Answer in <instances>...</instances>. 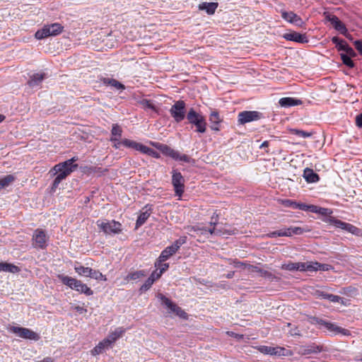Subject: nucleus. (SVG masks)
I'll return each mask as SVG.
<instances>
[{"label":"nucleus","mask_w":362,"mask_h":362,"mask_svg":"<svg viewBox=\"0 0 362 362\" xmlns=\"http://www.w3.org/2000/svg\"><path fill=\"white\" fill-rule=\"evenodd\" d=\"M211 225H214L212 228H207L206 227H200L199 226H187V229L189 235L192 237L204 236L209 238V235H235L238 230L230 226H218L215 222H211Z\"/></svg>","instance_id":"nucleus-1"},{"label":"nucleus","mask_w":362,"mask_h":362,"mask_svg":"<svg viewBox=\"0 0 362 362\" xmlns=\"http://www.w3.org/2000/svg\"><path fill=\"white\" fill-rule=\"evenodd\" d=\"M77 168L78 165H64V162L55 165L53 168V170L55 171L54 174H57V175L53 181L51 190L52 192H55L56 189L59 187L60 182L63 180L66 179V177L69 176L72 172L76 170Z\"/></svg>","instance_id":"nucleus-2"},{"label":"nucleus","mask_w":362,"mask_h":362,"mask_svg":"<svg viewBox=\"0 0 362 362\" xmlns=\"http://www.w3.org/2000/svg\"><path fill=\"white\" fill-rule=\"evenodd\" d=\"M58 279L63 284L68 286L71 289L85 293L86 296H91L93 293V291L80 280L63 274L58 275Z\"/></svg>","instance_id":"nucleus-3"},{"label":"nucleus","mask_w":362,"mask_h":362,"mask_svg":"<svg viewBox=\"0 0 362 362\" xmlns=\"http://www.w3.org/2000/svg\"><path fill=\"white\" fill-rule=\"evenodd\" d=\"M64 27L58 23L45 25L42 29L38 30L35 37L37 40H42L49 36H56L63 31Z\"/></svg>","instance_id":"nucleus-4"},{"label":"nucleus","mask_w":362,"mask_h":362,"mask_svg":"<svg viewBox=\"0 0 362 362\" xmlns=\"http://www.w3.org/2000/svg\"><path fill=\"white\" fill-rule=\"evenodd\" d=\"M96 224L98 228L106 235H115L122 232V224L116 221L98 220Z\"/></svg>","instance_id":"nucleus-5"},{"label":"nucleus","mask_w":362,"mask_h":362,"mask_svg":"<svg viewBox=\"0 0 362 362\" xmlns=\"http://www.w3.org/2000/svg\"><path fill=\"white\" fill-rule=\"evenodd\" d=\"M160 151L163 154L168 156L175 160L183 161L185 163H191L193 160L187 155L181 154L179 151H175L167 145H161Z\"/></svg>","instance_id":"nucleus-6"},{"label":"nucleus","mask_w":362,"mask_h":362,"mask_svg":"<svg viewBox=\"0 0 362 362\" xmlns=\"http://www.w3.org/2000/svg\"><path fill=\"white\" fill-rule=\"evenodd\" d=\"M10 331L23 339L38 341L40 338L37 333L25 327L13 326Z\"/></svg>","instance_id":"nucleus-7"},{"label":"nucleus","mask_w":362,"mask_h":362,"mask_svg":"<svg viewBox=\"0 0 362 362\" xmlns=\"http://www.w3.org/2000/svg\"><path fill=\"white\" fill-rule=\"evenodd\" d=\"M172 185L174 187L175 195L181 197L185 189V178L180 172L175 170L172 171Z\"/></svg>","instance_id":"nucleus-8"},{"label":"nucleus","mask_w":362,"mask_h":362,"mask_svg":"<svg viewBox=\"0 0 362 362\" xmlns=\"http://www.w3.org/2000/svg\"><path fill=\"white\" fill-rule=\"evenodd\" d=\"M48 238L44 230L37 228L33 235V245L35 248L45 249L47 247V241Z\"/></svg>","instance_id":"nucleus-9"},{"label":"nucleus","mask_w":362,"mask_h":362,"mask_svg":"<svg viewBox=\"0 0 362 362\" xmlns=\"http://www.w3.org/2000/svg\"><path fill=\"white\" fill-rule=\"evenodd\" d=\"M158 297L161 300L162 303L170 310V311L175 313L182 319L187 318V314L180 307L173 303L169 298H166L163 294L160 293Z\"/></svg>","instance_id":"nucleus-10"},{"label":"nucleus","mask_w":362,"mask_h":362,"mask_svg":"<svg viewBox=\"0 0 362 362\" xmlns=\"http://www.w3.org/2000/svg\"><path fill=\"white\" fill-rule=\"evenodd\" d=\"M323 351H325L323 346L317 345L315 343L301 345L297 348V353L300 355L315 354Z\"/></svg>","instance_id":"nucleus-11"},{"label":"nucleus","mask_w":362,"mask_h":362,"mask_svg":"<svg viewBox=\"0 0 362 362\" xmlns=\"http://www.w3.org/2000/svg\"><path fill=\"white\" fill-rule=\"evenodd\" d=\"M189 123L194 124L197 127V132L204 133L206 131V123L203 118L202 115H187Z\"/></svg>","instance_id":"nucleus-12"},{"label":"nucleus","mask_w":362,"mask_h":362,"mask_svg":"<svg viewBox=\"0 0 362 362\" xmlns=\"http://www.w3.org/2000/svg\"><path fill=\"white\" fill-rule=\"evenodd\" d=\"M138 104L145 111L152 110L158 112L163 110L158 107V103L153 100L141 98L138 101Z\"/></svg>","instance_id":"nucleus-13"},{"label":"nucleus","mask_w":362,"mask_h":362,"mask_svg":"<svg viewBox=\"0 0 362 362\" xmlns=\"http://www.w3.org/2000/svg\"><path fill=\"white\" fill-rule=\"evenodd\" d=\"M317 322L322 325H324L329 331L334 332V334H341L344 336L350 335V332L348 329L341 328L329 322H326L323 320H320Z\"/></svg>","instance_id":"nucleus-14"},{"label":"nucleus","mask_w":362,"mask_h":362,"mask_svg":"<svg viewBox=\"0 0 362 362\" xmlns=\"http://www.w3.org/2000/svg\"><path fill=\"white\" fill-rule=\"evenodd\" d=\"M47 77V74L45 72L35 73L30 76L28 83L31 88L40 87L43 80Z\"/></svg>","instance_id":"nucleus-15"},{"label":"nucleus","mask_w":362,"mask_h":362,"mask_svg":"<svg viewBox=\"0 0 362 362\" xmlns=\"http://www.w3.org/2000/svg\"><path fill=\"white\" fill-rule=\"evenodd\" d=\"M126 332V329L122 327H117L114 331L109 333L108 336L105 338L110 344L113 346L117 339L121 338Z\"/></svg>","instance_id":"nucleus-16"},{"label":"nucleus","mask_w":362,"mask_h":362,"mask_svg":"<svg viewBox=\"0 0 362 362\" xmlns=\"http://www.w3.org/2000/svg\"><path fill=\"white\" fill-rule=\"evenodd\" d=\"M315 296L318 298L327 299L328 300L333 303H340L344 304V298L336 295L330 294L323 291L317 290L315 291Z\"/></svg>","instance_id":"nucleus-17"},{"label":"nucleus","mask_w":362,"mask_h":362,"mask_svg":"<svg viewBox=\"0 0 362 362\" xmlns=\"http://www.w3.org/2000/svg\"><path fill=\"white\" fill-rule=\"evenodd\" d=\"M281 107L288 108L293 106L300 105L303 101L300 99L291 97L282 98L279 100Z\"/></svg>","instance_id":"nucleus-18"},{"label":"nucleus","mask_w":362,"mask_h":362,"mask_svg":"<svg viewBox=\"0 0 362 362\" xmlns=\"http://www.w3.org/2000/svg\"><path fill=\"white\" fill-rule=\"evenodd\" d=\"M304 230L300 227L291 226L287 228H282L278 230L279 237H291L293 234L300 235Z\"/></svg>","instance_id":"nucleus-19"},{"label":"nucleus","mask_w":362,"mask_h":362,"mask_svg":"<svg viewBox=\"0 0 362 362\" xmlns=\"http://www.w3.org/2000/svg\"><path fill=\"white\" fill-rule=\"evenodd\" d=\"M112 346H112L106 339H104L91 350V354L93 356L100 354L103 353L106 349L112 348Z\"/></svg>","instance_id":"nucleus-20"},{"label":"nucleus","mask_w":362,"mask_h":362,"mask_svg":"<svg viewBox=\"0 0 362 362\" xmlns=\"http://www.w3.org/2000/svg\"><path fill=\"white\" fill-rule=\"evenodd\" d=\"M284 37L287 40L294 41L296 42L305 43L308 42V40L305 35L300 34L297 32L287 33L284 35Z\"/></svg>","instance_id":"nucleus-21"},{"label":"nucleus","mask_w":362,"mask_h":362,"mask_svg":"<svg viewBox=\"0 0 362 362\" xmlns=\"http://www.w3.org/2000/svg\"><path fill=\"white\" fill-rule=\"evenodd\" d=\"M218 3L216 2H203L199 4V9L201 11H205L207 14L212 15L215 13L218 8Z\"/></svg>","instance_id":"nucleus-22"},{"label":"nucleus","mask_w":362,"mask_h":362,"mask_svg":"<svg viewBox=\"0 0 362 362\" xmlns=\"http://www.w3.org/2000/svg\"><path fill=\"white\" fill-rule=\"evenodd\" d=\"M303 177L308 182L310 183L317 182L320 179L319 175L309 168L304 170Z\"/></svg>","instance_id":"nucleus-23"},{"label":"nucleus","mask_w":362,"mask_h":362,"mask_svg":"<svg viewBox=\"0 0 362 362\" xmlns=\"http://www.w3.org/2000/svg\"><path fill=\"white\" fill-rule=\"evenodd\" d=\"M143 209H145V211H142L138 216L136 222V228H139L144 224L151 214V209H147V206H146Z\"/></svg>","instance_id":"nucleus-24"},{"label":"nucleus","mask_w":362,"mask_h":362,"mask_svg":"<svg viewBox=\"0 0 362 362\" xmlns=\"http://www.w3.org/2000/svg\"><path fill=\"white\" fill-rule=\"evenodd\" d=\"M0 271L15 274L18 273L20 269L11 263L0 262Z\"/></svg>","instance_id":"nucleus-25"},{"label":"nucleus","mask_w":362,"mask_h":362,"mask_svg":"<svg viewBox=\"0 0 362 362\" xmlns=\"http://www.w3.org/2000/svg\"><path fill=\"white\" fill-rule=\"evenodd\" d=\"M103 83L105 85L114 87L117 90H123L125 89L124 85H123L122 83L119 82L118 81H117L116 79H114V78H104L103 79Z\"/></svg>","instance_id":"nucleus-26"},{"label":"nucleus","mask_w":362,"mask_h":362,"mask_svg":"<svg viewBox=\"0 0 362 362\" xmlns=\"http://www.w3.org/2000/svg\"><path fill=\"white\" fill-rule=\"evenodd\" d=\"M176 252L170 247H167L165 250H163L158 257V261L160 263L163 262L168 259L171 256H173Z\"/></svg>","instance_id":"nucleus-27"},{"label":"nucleus","mask_w":362,"mask_h":362,"mask_svg":"<svg viewBox=\"0 0 362 362\" xmlns=\"http://www.w3.org/2000/svg\"><path fill=\"white\" fill-rule=\"evenodd\" d=\"M185 103L183 100H177L171 106L170 113H185Z\"/></svg>","instance_id":"nucleus-28"},{"label":"nucleus","mask_w":362,"mask_h":362,"mask_svg":"<svg viewBox=\"0 0 362 362\" xmlns=\"http://www.w3.org/2000/svg\"><path fill=\"white\" fill-rule=\"evenodd\" d=\"M122 145L128 147L134 148L136 151H139L141 152L142 148L144 147V145L139 143H137L134 141L129 140L128 139H124L122 140Z\"/></svg>","instance_id":"nucleus-29"},{"label":"nucleus","mask_w":362,"mask_h":362,"mask_svg":"<svg viewBox=\"0 0 362 362\" xmlns=\"http://www.w3.org/2000/svg\"><path fill=\"white\" fill-rule=\"evenodd\" d=\"M332 42L333 44L336 45V47L339 51L346 52V47L349 45L346 43L344 40L340 39L339 37L335 36L332 38Z\"/></svg>","instance_id":"nucleus-30"},{"label":"nucleus","mask_w":362,"mask_h":362,"mask_svg":"<svg viewBox=\"0 0 362 362\" xmlns=\"http://www.w3.org/2000/svg\"><path fill=\"white\" fill-rule=\"evenodd\" d=\"M220 115H210L209 122L211 123V128L214 131L219 130L218 124L222 121Z\"/></svg>","instance_id":"nucleus-31"},{"label":"nucleus","mask_w":362,"mask_h":362,"mask_svg":"<svg viewBox=\"0 0 362 362\" xmlns=\"http://www.w3.org/2000/svg\"><path fill=\"white\" fill-rule=\"evenodd\" d=\"M238 122L240 124L259 119V115H238Z\"/></svg>","instance_id":"nucleus-32"},{"label":"nucleus","mask_w":362,"mask_h":362,"mask_svg":"<svg viewBox=\"0 0 362 362\" xmlns=\"http://www.w3.org/2000/svg\"><path fill=\"white\" fill-rule=\"evenodd\" d=\"M274 351H273L274 356H292L291 351L286 349L284 347L276 346L274 347Z\"/></svg>","instance_id":"nucleus-33"},{"label":"nucleus","mask_w":362,"mask_h":362,"mask_svg":"<svg viewBox=\"0 0 362 362\" xmlns=\"http://www.w3.org/2000/svg\"><path fill=\"white\" fill-rule=\"evenodd\" d=\"M281 14L282 18L290 23H293L294 21V19L296 18H297V16H298V15L293 11L288 12L286 11H282L281 12Z\"/></svg>","instance_id":"nucleus-34"},{"label":"nucleus","mask_w":362,"mask_h":362,"mask_svg":"<svg viewBox=\"0 0 362 362\" xmlns=\"http://www.w3.org/2000/svg\"><path fill=\"white\" fill-rule=\"evenodd\" d=\"M15 180V177L12 175H8L0 179V189L8 187Z\"/></svg>","instance_id":"nucleus-35"},{"label":"nucleus","mask_w":362,"mask_h":362,"mask_svg":"<svg viewBox=\"0 0 362 362\" xmlns=\"http://www.w3.org/2000/svg\"><path fill=\"white\" fill-rule=\"evenodd\" d=\"M327 222L330 224L335 226L337 228H341L345 230V228L346 227L348 223L343 222L340 220L335 218L334 217H330L328 218Z\"/></svg>","instance_id":"nucleus-36"},{"label":"nucleus","mask_w":362,"mask_h":362,"mask_svg":"<svg viewBox=\"0 0 362 362\" xmlns=\"http://www.w3.org/2000/svg\"><path fill=\"white\" fill-rule=\"evenodd\" d=\"M158 279V278L153 277V276H149L148 278V279L144 282V284L141 286L140 291L141 292H144V291H146L147 290H148L153 285V282Z\"/></svg>","instance_id":"nucleus-37"},{"label":"nucleus","mask_w":362,"mask_h":362,"mask_svg":"<svg viewBox=\"0 0 362 362\" xmlns=\"http://www.w3.org/2000/svg\"><path fill=\"white\" fill-rule=\"evenodd\" d=\"M146 276V272L143 270L136 271L134 272L129 273L127 277V280H136L141 277Z\"/></svg>","instance_id":"nucleus-38"},{"label":"nucleus","mask_w":362,"mask_h":362,"mask_svg":"<svg viewBox=\"0 0 362 362\" xmlns=\"http://www.w3.org/2000/svg\"><path fill=\"white\" fill-rule=\"evenodd\" d=\"M155 267H158L160 269V271L158 272V273L156 275V278L159 279L161 276V275L163 274V273L165 272L168 269L169 264L163 263V262L160 263L158 259L155 263Z\"/></svg>","instance_id":"nucleus-39"},{"label":"nucleus","mask_w":362,"mask_h":362,"mask_svg":"<svg viewBox=\"0 0 362 362\" xmlns=\"http://www.w3.org/2000/svg\"><path fill=\"white\" fill-rule=\"evenodd\" d=\"M75 271L81 276H89L91 268L83 266L75 267Z\"/></svg>","instance_id":"nucleus-40"},{"label":"nucleus","mask_w":362,"mask_h":362,"mask_svg":"<svg viewBox=\"0 0 362 362\" xmlns=\"http://www.w3.org/2000/svg\"><path fill=\"white\" fill-rule=\"evenodd\" d=\"M141 153H146V154L151 156L153 158H160V154L158 152H157L154 149L147 147L144 145V147L142 148Z\"/></svg>","instance_id":"nucleus-41"},{"label":"nucleus","mask_w":362,"mask_h":362,"mask_svg":"<svg viewBox=\"0 0 362 362\" xmlns=\"http://www.w3.org/2000/svg\"><path fill=\"white\" fill-rule=\"evenodd\" d=\"M187 238L185 236L180 237L176 240L170 247L177 252L180 247L186 243Z\"/></svg>","instance_id":"nucleus-42"},{"label":"nucleus","mask_w":362,"mask_h":362,"mask_svg":"<svg viewBox=\"0 0 362 362\" xmlns=\"http://www.w3.org/2000/svg\"><path fill=\"white\" fill-rule=\"evenodd\" d=\"M340 57L344 64H345L349 68H353L354 66V62H353L351 58L349 57V56L346 55L344 53H341L340 54Z\"/></svg>","instance_id":"nucleus-43"},{"label":"nucleus","mask_w":362,"mask_h":362,"mask_svg":"<svg viewBox=\"0 0 362 362\" xmlns=\"http://www.w3.org/2000/svg\"><path fill=\"white\" fill-rule=\"evenodd\" d=\"M112 137L120 138L122 134V129L117 124H114L111 130Z\"/></svg>","instance_id":"nucleus-44"},{"label":"nucleus","mask_w":362,"mask_h":362,"mask_svg":"<svg viewBox=\"0 0 362 362\" xmlns=\"http://www.w3.org/2000/svg\"><path fill=\"white\" fill-rule=\"evenodd\" d=\"M88 277H90L92 279H96V280H104L106 281V278L105 276L97 270H93L91 269V271L90 272V275Z\"/></svg>","instance_id":"nucleus-45"},{"label":"nucleus","mask_w":362,"mask_h":362,"mask_svg":"<svg viewBox=\"0 0 362 362\" xmlns=\"http://www.w3.org/2000/svg\"><path fill=\"white\" fill-rule=\"evenodd\" d=\"M298 262H289L286 264H284L281 267L283 269L288 271H298Z\"/></svg>","instance_id":"nucleus-46"},{"label":"nucleus","mask_w":362,"mask_h":362,"mask_svg":"<svg viewBox=\"0 0 362 362\" xmlns=\"http://www.w3.org/2000/svg\"><path fill=\"white\" fill-rule=\"evenodd\" d=\"M325 18L326 19L331 23V24L333 25V27L334 28L337 24L340 21V20L339 19V18L334 15H331L329 13H325Z\"/></svg>","instance_id":"nucleus-47"},{"label":"nucleus","mask_w":362,"mask_h":362,"mask_svg":"<svg viewBox=\"0 0 362 362\" xmlns=\"http://www.w3.org/2000/svg\"><path fill=\"white\" fill-rule=\"evenodd\" d=\"M291 132L292 134H296V135L303 137V138L310 137L313 134L311 132H305L303 130H299V129H291Z\"/></svg>","instance_id":"nucleus-48"},{"label":"nucleus","mask_w":362,"mask_h":362,"mask_svg":"<svg viewBox=\"0 0 362 362\" xmlns=\"http://www.w3.org/2000/svg\"><path fill=\"white\" fill-rule=\"evenodd\" d=\"M334 29L339 31L341 34L344 35L345 37H348L347 35V28L345 25L340 21L338 24L334 27Z\"/></svg>","instance_id":"nucleus-49"},{"label":"nucleus","mask_w":362,"mask_h":362,"mask_svg":"<svg viewBox=\"0 0 362 362\" xmlns=\"http://www.w3.org/2000/svg\"><path fill=\"white\" fill-rule=\"evenodd\" d=\"M345 230L356 235H359L361 233V230L359 228L350 223L347 224L346 227L345 228Z\"/></svg>","instance_id":"nucleus-50"},{"label":"nucleus","mask_w":362,"mask_h":362,"mask_svg":"<svg viewBox=\"0 0 362 362\" xmlns=\"http://www.w3.org/2000/svg\"><path fill=\"white\" fill-rule=\"evenodd\" d=\"M316 266V272L317 271H329L330 270L332 267L327 264H321L320 262H317V264H315Z\"/></svg>","instance_id":"nucleus-51"},{"label":"nucleus","mask_w":362,"mask_h":362,"mask_svg":"<svg viewBox=\"0 0 362 362\" xmlns=\"http://www.w3.org/2000/svg\"><path fill=\"white\" fill-rule=\"evenodd\" d=\"M317 214L322 215V216H329V218H330V217H332L331 214H332V211L329 209L322 208V207L319 206Z\"/></svg>","instance_id":"nucleus-52"},{"label":"nucleus","mask_w":362,"mask_h":362,"mask_svg":"<svg viewBox=\"0 0 362 362\" xmlns=\"http://www.w3.org/2000/svg\"><path fill=\"white\" fill-rule=\"evenodd\" d=\"M259 351L264 354L274 355L273 351H274V347L267 346H262L259 348Z\"/></svg>","instance_id":"nucleus-53"},{"label":"nucleus","mask_w":362,"mask_h":362,"mask_svg":"<svg viewBox=\"0 0 362 362\" xmlns=\"http://www.w3.org/2000/svg\"><path fill=\"white\" fill-rule=\"evenodd\" d=\"M283 204L286 207H291L293 209H297L298 202L290 200V199H285L283 201Z\"/></svg>","instance_id":"nucleus-54"},{"label":"nucleus","mask_w":362,"mask_h":362,"mask_svg":"<svg viewBox=\"0 0 362 362\" xmlns=\"http://www.w3.org/2000/svg\"><path fill=\"white\" fill-rule=\"evenodd\" d=\"M306 270L307 272H316L317 262H306Z\"/></svg>","instance_id":"nucleus-55"},{"label":"nucleus","mask_w":362,"mask_h":362,"mask_svg":"<svg viewBox=\"0 0 362 362\" xmlns=\"http://www.w3.org/2000/svg\"><path fill=\"white\" fill-rule=\"evenodd\" d=\"M289 334L291 336H293V337L301 336V333H300L298 327H296V326L291 328V329L289 330Z\"/></svg>","instance_id":"nucleus-56"},{"label":"nucleus","mask_w":362,"mask_h":362,"mask_svg":"<svg viewBox=\"0 0 362 362\" xmlns=\"http://www.w3.org/2000/svg\"><path fill=\"white\" fill-rule=\"evenodd\" d=\"M119 138H117V137H111L110 138V141L115 143L113 145V147L115 148L116 149L119 148L121 145H122V141H120L119 140Z\"/></svg>","instance_id":"nucleus-57"},{"label":"nucleus","mask_w":362,"mask_h":362,"mask_svg":"<svg viewBox=\"0 0 362 362\" xmlns=\"http://www.w3.org/2000/svg\"><path fill=\"white\" fill-rule=\"evenodd\" d=\"M346 51L345 52H346L345 54L346 55L349 56V57L351 58V57H355L356 56L355 51L350 46L346 47Z\"/></svg>","instance_id":"nucleus-58"},{"label":"nucleus","mask_w":362,"mask_h":362,"mask_svg":"<svg viewBox=\"0 0 362 362\" xmlns=\"http://www.w3.org/2000/svg\"><path fill=\"white\" fill-rule=\"evenodd\" d=\"M78 160V157H73L71 159H69L64 162V165H69L70 166L72 165H78V164H75L74 162L77 161Z\"/></svg>","instance_id":"nucleus-59"},{"label":"nucleus","mask_w":362,"mask_h":362,"mask_svg":"<svg viewBox=\"0 0 362 362\" xmlns=\"http://www.w3.org/2000/svg\"><path fill=\"white\" fill-rule=\"evenodd\" d=\"M293 24H294L298 27H302L304 25V22L302 20V18L298 16L297 18H296L294 19Z\"/></svg>","instance_id":"nucleus-60"},{"label":"nucleus","mask_w":362,"mask_h":362,"mask_svg":"<svg viewBox=\"0 0 362 362\" xmlns=\"http://www.w3.org/2000/svg\"><path fill=\"white\" fill-rule=\"evenodd\" d=\"M354 45L356 49L362 54V40H356Z\"/></svg>","instance_id":"nucleus-61"},{"label":"nucleus","mask_w":362,"mask_h":362,"mask_svg":"<svg viewBox=\"0 0 362 362\" xmlns=\"http://www.w3.org/2000/svg\"><path fill=\"white\" fill-rule=\"evenodd\" d=\"M356 124L358 128L362 129V115H357L356 117Z\"/></svg>","instance_id":"nucleus-62"},{"label":"nucleus","mask_w":362,"mask_h":362,"mask_svg":"<svg viewBox=\"0 0 362 362\" xmlns=\"http://www.w3.org/2000/svg\"><path fill=\"white\" fill-rule=\"evenodd\" d=\"M105 171H107L106 169H102L101 168H99V167H93L91 168V172L94 173H100V174Z\"/></svg>","instance_id":"nucleus-63"},{"label":"nucleus","mask_w":362,"mask_h":362,"mask_svg":"<svg viewBox=\"0 0 362 362\" xmlns=\"http://www.w3.org/2000/svg\"><path fill=\"white\" fill-rule=\"evenodd\" d=\"M309 205L302 203H298L297 209H299L303 211H308Z\"/></svg>","instance_id":"nucleus-64"}]
</instances>
